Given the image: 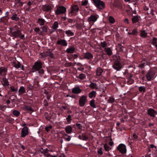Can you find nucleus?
<instances>
[{
    "mask_svg": "<svg viewBox=\"0 0 157 157\" xmlns=\"http://www.w3.org/2000/svg\"><path fill=\"white\" fill-rule=\"evenodd\" d=\"M82 9L81 6L78 3L74 2L71 5L69 10L68 14L70 17L75 16L79 14Z\"/></svg>",
    "mask_w": 157,
    "mask_h": 157,
    "instance_id": "f257e3e1",
    "label": "nucleus"
},
{
    "mask_svg": "<svg viewBox=\"0 0 157 157\" xmlns=\"http://www.w3.org/2000/svg\"><path fill=\"white\" fill-rule=\"evenodd\" d=\"M43 62L41 61L37 60L32 66L29 72L33 73L38 71L39 73L43 75L44 73V70L42 69Z\"/></svg>",
    "mask_w": 157,
    "mask_h": 157,
    "instance_id": "f03ea898",
    "label": "nucleus"
},
{
    "mask_svg": "<svg viewBox=\"0 0 157 157\" xmlns=\"http://www.w3.org/2000/svg\"><path fill=\"white\" fill-rule=\"evenodd\" d=\"M113 68L117 71H120L123 67L121 64L120 57L117 55H113Z\"/></svg>",
    "mask_w": 157,
    "mask_h": 157,
    "instance_id": "7ed1b4c3",
    "label": "nucleus"
},
{
    "mask_svg": "<svg viewBox=\"0 0 157 157\" xmlns=\"http://www.w3.org/2000/svg\"><path fill=\"white\" fill-rule=\"evenodd\" d=\"M54 11L55 15H56L66 14V8L63 6H57Z\"/></svg>",
    "mask_w": 157,
    "mask_h": 157,
    "instance_id": "20e7f679",
    "label": "nucleus"
},
{
    "mask_svg": "<svg viewBox=\"0 0 157 157\" xmlns=\"http://www.w3.org/2000/svg\"><path fill=\"white\" fill-rule=\"evenodd\" d=\"M156 70L155 68H150L148 71L146 75L147 80L151 81L155 77Z\"/></svg>",
    "mask_w": 157,
    "mask_h": 157,
    "instance_id": "39448f33",
    "label": "nucleus"
},
{
    "mask_svg": "<svg viewBox=\"0 0 157 157\" xmlns=\"http://www.w3.org/2000/svg\"><path fill=\"white\" fill-rule=\"evenodd\" d=\"M21 32V31L19 30L14 31H11L10 32L11 36L15 38L20 37L21 39L24 40L25 35L22 34Z\"/></svg>",
    "mask_w": 157,
    "mask_h": 157,
    "instance_id": "423d86ee",
    "label": "nucleus"
},
{
    "mask_svg": "<svg viewBox=\"0 0 157 157\" xmlns=\"http://www.w3.org/2000/svg\"><path fill=\"white\" fill-rule=\"evenodd\" d=\"M7 91L8 95L14 94L17 92V86L16 85H10L8 88Z\"/></svg>",
    "mask_w": 157,
    "mask_h": 157,
    "instance_id": "0eeeda50",
    "label": "nucleus"
},
{
    "mask_svg": "<svg viewBox=\"0 0 157 157\" xmlns=\"http://www.w3.org/2000/svg\"><path fill=\"white\" fill-rule=\"evenodd\" d=\"M87 101V96L85 95H83L79 98L78 100L79 105L80 107H83Z\"/></svg>",
    "mask_w": 157,
    "mask_h": 157,
    "instance_id": "6e6552de",
    "label": "nucleus"
},
{
    "mask_svg": "<svg viewBox=\"0 0 157 157\" xmlns=\"http://www.w3.org/2000/svg\"><path fill=\"white\" fill-rule=\"evenodd\" d=\"M98 16L97 15L92 14L88 18L87 21L90 25L89 28H91L92 25L97 21L98 18Z\"/></svg>",
    "mask_w": 157,
    "mask_h": 157,
    "instance_id": "1a4fd4ad",
    "label": "nucleus"
},
{
    "mask_svg": "<svg viewBox=\"0 0 157 157\" xmlns=\"http://www.w3.org/2000/svg\"><path fill=\"white\" fill-rule=\"evenodd\" d=\"M117 150L122 154H125L126 153L127 150L125 145L123 144H119L117 147Z\"/></svg>",
    "mask_w": 157,
    "mask_h": 157,
    "instance_id": "9d476101",
    "label": "nucleus"
},
{
    "mask_svg": "<svg viewBox=\"0 0 157 157\" xmlns=\"http://www.w3.org/2000/svg\"><path fill=\"white\" fill-rule=\"evenodd\" d=\"M1 82L5 89L6 90H7L8 88H9L10 85L8 79L5 77H3L2 78H1Z\"/></svg>",
    "mask_w": 157,
    "mask_h": 157,
    "instance_id": "9b49d317",
    "label": "nucleus"
},
{
    "mask_svg": "<svg viewBox=\"0 0 157 157\" xmlns=\"http://www.w3.org/2000/svg\"><path fill=\"white\" fill-rule=\"evenodd\" d=\"M56 44L61 47H66L68 44L67 41L64 39L59 38L56 42Z\"/></svg>",
    "mask_w": 157,
    "mask_h": 157,
    "instance_id": "f8f14e48",
    "label": "nucleus"
},
{
    "mask_svg": "<svg viewBox=\"0 0 157 157\" xmlns=\"http://www.w3.org/2000/svg\"><path fill=\"white\" fill-rule=\"evenodd\" d=\"M150 62L147 59H144L138 65V67L141 69L144 68V67L146 65L150 66Z\"/></svg>",
    "mask_w": 157,
    "mask_h": 157,
    "instance_id": "ddd939ff",
    "label": "nucleus"
},
{
    "mask_svg": "<svg viewBox=\"0 0 157 157\" xmlns=\"http://www.w3.org/2000/svg\"><path fill=\"white\" fill-rule=\"evenodd\" d=\"M29 133L28 128L26 126H25L22 129L21 136V137L24 138L27 136Z\"/></svg>",
    "mask_w": 157,
    "mask_h": 157,
    "instance_id": "4468645a",
    "label": "nucleus"
},
{
    "mask_svg": "<svg viewBox=\"0 0 157 157\" xmlns=\"http://www.w3.org/2000/svg\"><path fill=\"white\" fill-rule=\"evenodd\" d=\"M147 114L151 117H155L157 112L152 108L147 109Z\"/></svg>",
    "mask_w": 157,
    "mask_h": 157,
    "instance_id": "2eb2a0df",
    "label": "nucleus"
},
{
    "mask_svg": "<svg viewBox=\"0 0 157 157\" xmlns=\"http://www.w3.org/2000/svg\"><path fill=\"white\" fill-rule=\"evenodd\" d=\"M7 69L5 67H0V75L5 77L7 75Z\"/></svg>",
    "mask_w": 157,
    "mask_h": 157,
    "instance_id": "dca6fc26",
    "label": "nucleus"
},
{
    "mask_svg": "<svg viewBox=\"0 0 157 157\" xmlns=\"http://www.w3.org/2000/svg\"><path fill=\"white\" fill-rule=\"evenodd\" d=\"M93 55L89 52H87L84 53L83 57L86 59L90 60L93 58Z\"/></svg>",
    "mask_w": 157,
    "mask_h": 157,
    "instance_id": "f3484780",
    "label": "nucleus"
},
{
    "mask_svg": "<svg viewBox=\"0 0 157 157\" xmlns=\"http://www.w3.org/2000/svg\"><path fill=\"white\" fill-rule=\"evenodd\" d=\"M82 91V90L78 86H75L72 89V93L75 94H78Z\"/></svg>",
    "mask_w": 157,
    "mask_h": 157,
    "instance_id": "a211bd4d",
    "label": "nucleus"
},
{
    "mask_svg": "<svg viewBox=\"0 0 157 157\" xmlns=\"http://www.w3.org/2000/svg\"><path fill=\"white\" fill-rule=\"evenodd\" d=\"M24 109L26 112L30 114H32V113L34 111L33 108L31 106L29 105H25V106Z\"/></svg>",
    "mask_w": 157,
    "mask_h": 157,
    "instance_id": "6ab92c4d",
    "label": "nucleus"
},
{
    "mask_svg": "<svg viewBox=\"0 0 157 157\" xmlns=\"http://www.w3.org/2000/svg\"><path fill=\"white\" fill-rule=\"evenodd\" d=\"M95 6L100 10H103L105 7V3L102 1H100Z\"/></svg>",
    "mask_w": 157,
    "mask_h": 157,
    "instance_id": "aec40b11",
    "label": "nucleus"
},
{
    "mask_svg": "<svg viewBox=\"0 0 157 157\" xmlns=\"http://www.w3.org/2000/svg\"><path fill=\"white\" fill-rule=\"evenodd\" d=\"M89 104L90 106L93 108H96L99 106L98 103L95 102V100L94 99H92L90 101Z\"/></svg>",
    "mask_w": 157,
    "mask_h": 157,
    "instance_id": "412c9836",
    "label": "nucleus"
},
{
    "mask_svg": "<svg viewBox=\"0 0 157 157\" xmlns=\"http://www.w3.org/2000/svg\"><path fill=\"white\" fill-rule=\"evenodd\" d=\"M52 7L49 5H44L43 6V10L45 12H49V13L51 12Z\"/></svg>",
    "mask_w": 157,
    "mask_h": 157,
    "instance_id": "4be33fe9",
    "label": "nucleus"
},
{
    "mask_svg": "<svg viewBox=\"0 0 157 157\" xmlns=\"http://www.w3.org/2000/svg\"><path fill=\"white\" fill-rule=\"evenodd\" d=\"M75 48L74 46H70L67 48L65 50V52L67 53H73L75 52Z\"/></svg>",
    "mask_w": 157,
    "mask_h": 157,
    "instance_id": "5701e85b",
    "label": "nucleus"
},
{
    "mask_svg": "<svg viewBox=\"0 0 157 157\" xmlns=\"http://www.w3.org/2000/svg\"><path fill=\"white\" fill-rule=\"evenodd\" d=\"M18 95L20 96L23 94H27V92L26 91V90L25 87L23 86H21L19 89L18 91Z\"/></svg>",
    "mask_w": 157,
    "mask_h": 157,
    "instance_id": "b1692460",
    "label": "nucleus"
},
{
    "mask_svg": "<svg viewBox=\"0 0 157 157\" xmlns=\"http://www.w3.org/2000/svg\"><path fill=\"white\" fill-rule=\"evenodd\" d=\"M104 51L109 56H111L113 54L112 51L109 47L105 48Z\"/></svg>",
    "mask_w": 157,
    "mask_h": 157,
    "instance_id": "393cba45",
    "label": "nucleus"
},
{
    "mask_svg": "<svg viewBox=\"0 0 157 157\" xmlns=\"http://www.w3.org/2000/svg\"><path fill=\"white\" fill-rule=\"evenodd\" d=\"M97 92L94 91L92 90L88 94V97L90 99L96 97L97 95Z\"/></svg>",
    "mask_w": 157,
    "mask_h": 157,
    "instance_id": "a878e982",
    "label": "nucleus"
},
{
    "mask_svg": "<svg viewBox=\"0 0 157 157\" xmlns=\"http://www.w3.org/2000/svg\"><path fill=\"white\" fill-rule=\"evenodd\" d=\"M10 18L13 21H18L20 20L18 13H16L10 17Z\"/></svg>",
    "mask_w": 157,
    "mask_h": 157,
    "instance_id": "bb28decb",
    "label": "nucleus"
},
{
    "mask_svg": "<svg viewBox=\"0 0 157 157\" xmlns=\"http://www.w3.org/2000/svg\"><path fill=\"white\" fill-rule=\"evenodd\" d=\"M46 21L44 19L42 18H39L37 19L36 23L39 25L40 26L44 25Z\"/></svg>",
    "mask_w": 157,
    "mask_h": 157,
    "instance_id": "cd10ccee",
    "label": "nucleus"
},
{
    "mask_svg": "<svg viewBox=\"0 0 157 157\" xmlns=\"http://www.w3.org/2000/svg\"><path fill=\"white\" fill-rule=\"evenodd\" d=\"M133 24H135L139 20V16L138 15L133 16L131 18Z\"/></svg>",
    "mask_w": 157,
    "mask_h": 157,
    "instance_id": "c85d7f7f",
    "label": "nucleus"
},
{
    "mask_svg": "<svg viewBox=\"0 0 157 157\" xmlns=\"http://www.w3.org/2000/svg\"><path fill=\"white\" fill-rule=\"evenodd\" d=\"M65 130L67 133L70 134L72 132V128L70 125L67 126L65 128Z\"/></svg>",
    "mask_w": 157,
    "mask_h": 157,
    "instance_id": "c756f323",
    "label": "nucleus"
},
{
    "mask_svg": "<svg viewBox=\"0 0 157 157\" xmlns=\"http://www.w3.org/2000/svg\"><path fill=\"white\" fill-rule=\"evenodd\" d=\"M138 90L142 94H143L146 92V89L144 86H140L138 87Z\"/></svg>",
    "mask_w": 157,
    "mask_h": 157,
    "instance_id": "7c9ffc66",
    "label": "nucleus"
},
{
    "mask_svg": "<svg viewBox=\"0 0 157 157\" xmlns=\"http://www.w3.org/2000/svg\"><path fill=\"white\" fill-rule=\"evenodd\" d=\"M89 86L92 89L98 90V89L97 84L95 83L90 82V84L89 85Z\"/></svg>",
    "mask_w": 157,
    "mask_h": 157,
    "instance_id": "2f4dec72",
    "label": "nucleus"
},
{
    "mask_svg": "<svg viewBox=\"0 0 157 157\" xmlns=\"http://www.w3.org/2000/svg\"><path fill=\"white\" fill-rule=\"evenodd\" d=\"M39 82L37 80V79H34L33 80V86H34V87L35 88H38L39 86Z\"/></svg>",
    "mask_w": 157,
    "mask_h": 157,
    "instance_id": "473e14b6",
    "label": "nucleus"
},
{
    "mask_svg": "<svg viewBox=\"0 0 157 157\" xmlns=\"http://www.w3.org/2000/svg\"><path fill=\"white\" fill-rule=\"evenodd\" d=\"M140 36L143 38H146L147 37V33H146L145 30H141Z\"/></svg>",
    "mask_w": 157,
    "mask_h": 157,
    "instance_id": "72a5a7b5",
    "label": "nucleus"
},
{
    "mask_svg": "<svg viewBox=\"0 0 157 157\" xmlns=\"http://www.w3.org/2000/svg\"><path fill=\"white\" fill-rule=\"evenodd\" d=\"M103 72V70L100 67H98L96 70V75L98 76H100Z\"/></svg>",
    "mask_w": 157,
    "mask_h": 157,
    "instance_id": "f704fd0d",
    "label": "nucleus"
},
{
    "mask_svg": "<svg viewBox=\"0 0 157 157\" xmlns=\"http://www.w3.org/2000/svg\"><path fill=\"white\" fill-rule=\"evenodd\" d=\"M115 6L120 10L123 9V7L122 4L120 2L116 3L115 5Z\"/></svg>",
    "mask_w": 157,
    "mask_h": 157,
    "instance_id": "c9c22d12",
    "label": "nucleus"
},
{
    "mask_svg": "<svg viewBox=\"0 0 157 157\" xmlns=\"http://www.w3.org/2000/svg\"><path fill=\"white\" fill-rule=\"evenodd\" d=\"M138 32L136 29H133L131 32H128V34L129 35H132L137 36L138 34Z\"/></svg>",
    "mask_w": 157,
    "mask_h": 157,
    "instance_id": "e433bc0d",
    "label": "nucleus"
},
{
    "mask_svg": "<svg viewBox=\"0 0 157 157\" xmlns=\"http://www.w3.org/2000/svg\"><path fill=\"white\" fill-rule=\"evenodd\" d=\"M157 38L156 37H153V40L151 42V44L155 46L157 49Z\"/></svg>",
    "mask_w": 157,
    "mask_h": 157,
    "instance_id": "4c0bfd02",
    "label": "nucleus"
},
{
    "mask_svg": "<svg viewBox=\"0 0 157 157\" xmlns=\"http://www.w3.org/2000/svg\"><path fill=\"white\" fill-rule=\"evenodd\" d=\"M99 61V60L98 59H95L93 60L91 59L89 62V63L92 65H94Z\"/></svg>",
    "mask_w": 157,
    "mask_h": 157,
    "instance_id": "58836bf2",
    "label": "nucleus"
},
{
    "mask_svg": "<svg viewBox=\"0 0 157 157\" xmlns=\"http://www.w3.org/2000/svg\"><path fill=\"white\" fill-rule=\"evenodd\" d=\"M65 33L67 34V36H73L74 35V33L72 32L70 30H68L65 32Z\"/></svg>",
    "mask_w": 157,
    "mask_h": 157,
    "instance_id": "ea45409f",
    "label": "nucleus"
},
{
    "mask_svg": "<svg viewBox=\"0 0 157 157\" xmlns=\"http://www.w3.org/2000/svg\"><path fill=\"white\" fill-rule=\"evenodd\" d=\"M59 27L58 23L57 21H56L54 22L52 26L53 29L55 30Z\"/></svg>",
    "mask_w": 157,
    "mask_h": 157,
    "instance_id": "a19ab883",
    "label": "nucleus"
},
{
    "mask_svg": "<svg viewBox=\"0 0 157 157\" xmlns=\"http://www.w3.org/2000/svg\"><path fill=\"white\" fill-rule=\"evenodd\" d=\"M66 119L67 122V124H71V121L72 120L71 116L70 115H68L67 117L66 118Z\"/></svg>",
    "mask_w": 157,
    "mask_h": 157,
    "instance_id": "79ce46f5",
    "label": "nucleus"
},
{
    "mask_svg": "<svg viewBox=\"0 0 157 157\" xmlns=\"http://www.w3.org/2000/svg\"><path fill=\"white\" fill-rule=\"evenodd\" d=\"M63 138L65 140L68 141H70L71 139V136L65 133L63 135Z\"/></svg>",
    "mask_w": 157,
    "mask_h": 157,
    "instance_id": "37998d69",
    "label": "nucleus"
},
{
    "mask_svg": "<svg viewBox=\"0 0 157 157\" xmlns=\"http://www.w3.org/2000/svg\"><path fill=\"white\" fill-rule=\"evenodd\" d=\"M76 77L77 78H79L81 80H83L84 78H86V76L83 73H81L79 74L78 76L77 75Z\"/></svg>",
    "mask_w": 157,
    "mask_h": 157,
    "instance_id": "c03bdc74",
    "label": "nucleus"
},
{
    "mask_svg": "<svg viewBox=\"0 0 157 157\" xmlns=\"http://www.w3.org/2000/svg\"><path fill=\"white\" fill-rule=\"evenodd\" d=\"M12 113L16 117H18L20 114V113L19 111L16 110H14L13 111Z\"/></svg>",
    "mask_w": 157,
    "mask_h": 157,
    "instance_id": "a18cd8bd",
    "label": "nucleus"
},
{
    "mask_svg": "<svg viewBox=\"0 0 157 157\" xmlns=\"http://www.w3.org/2000/svg\"><path fill=\"white\" fill-rule=\"evenodd\" d=\"M107 46V44L105 41H104L103 42H101L100 44V46L102 48H106V46Z\"/></svg>",
    "mask_w": 157,
    "mask_h": 157,
    "instance_id": "49530a36",
    "label": "nucleus"
},
{
    "mask_svg": "<svg viewBox=\"0 0 157 157\" xmlns=\"http://www.w3.org/2000/svg\"><path fill=\"white\" fill-rule=\"evenodd\" d=\"M125 75H126V77L127 80L132 78L133 77L132 74L131 73H128L126 74H125Z\"/></svg>",
    "mask_w": 157,
    "mask_h": 157,
    "instance_id": "de8ad7c7",
    "label": "nucleus"
},
{
    "mask_svg": "<svg viewBox=\"0 0 157 157\" xmlns=\"http://www.w3.org/2000/svg\"><path fill=\"white\" fill-rule=\"evenodd\" d=\"M47 55L49 56L52 59H54L55 58L54 54L50 51L47 52Z\"/></svg>",
    "mask_w": 157,
    "mask_h": 157,
    "instance_id": "09e8293b",
    "label": "nucleus"
},
{
    "mask_svg": "<svg viewBox=\"0 0 157 157\" xmlns=\"http://www.w3.org/2000/svg\"><path fill=\"white\" fill-rule=\"evenodd\" d=\"M109 22L111 24H113L115 22V20L113 17L112 16H110L109 17Z\"/></svg>",
    "mask_w": 157,
    "mask_h": 157,
    "instance_id": "8fccbe9b",
    "label": "nucleus"
},
{
    "mask_svg": "<svg viewBox=\"0 0 157 157\" xmlns=\"http://www.w3.org/2000/svg\"><path fill=\"white\" fill-rule=\"evenodd\" d=\"M104 147L105 150L106 151H109L110 149H111V148L108 146L107 144H104Z\"/></svg>",
    "mask_w": 157,
    "mask_h": 157,
    "instance_id": "3c124183",
    "label": "nucleus"
},
{
    "mask_svg": "<svg viewBox=\"0 0 157 157\" xmlns=\"http://www.w3.org/2000/svg\"><path fill=\"white\" fill-rule=\"evenodd\" d=\"M21 64L19 62L17 63L15 62L14 63V67L16 68H19L21 67Z\"/></svg>",
    "mask_w": 157,
    "mask_h": 157,
    "instance_id": "603ef678",
    "label": "nucleus"
},
{
    "mask_svg": "<svg viewBox=\"0 0 157 157\" xmlns=\"http://www.w3.org/2000/svg\"><path fill=\"white\" fill-rule=\"evenodd\" d=\"M83 22L82 23H78L77 24V28L78 29H81L83 26Z\"/></svg>",
    "mask_w": 157,
    "mask_h": 157,
    "instance_id": "864d4df0",
    "label": "nucleus"
},
{
    "mask_svg": "<svg viewBox=\"0 0 157 157\" xmlns=\"http://www.w3.org/2000/svg\"><path fill=\"white\" fill-rule=\"evenodd\" d=\"M10 12L11 13L9 15V16L10 17L17 13V12L15 10L13 9H10Z\"/></svg>",
    "mask_w": 157,
    "mask_h": 157,
    "instance_id": "5fc2aeb1",
    "label": "nucleus"
},
{
    "mask_svg": "<svg viewBox=\"0 0 157 157\" xmlns=\"http://www.w3.org/2000/svg\"><path fill=\"white\" fill-rule=\"evenodd\" d=\"M13 97H14L16 98V99L17 98V96L16 95H15L14 94H12L9 98V99L11 100L13 102H14L15 101V99L14 98L13 99H12V98H13Z\"/></svg>",
    "mask_w": 157,
    "mask_h": 157,
    "instance_id": "6e6d98bb",
    "label": "nucleus"
},
{
    "mask_svg": "<svg viewBox=\"0 0 157 157\" xmlns=\"http://www.w3.org/2000/svg\"><path fill=\"white\" fill-rule=\"evenodd\" d=\"M48 152H46L44 151L43 154H44L46 157H51L52 155H51Z\"/></svg>",
    "mask_w": 157,
    "mask_h": 157,
    "instance_id": "4d7b16f0",
    "label": "nucleus"
},
{
    "mask_svg": "<svg viewBox=\"0 0 157 157\" xmlns=\"http://www.w3.org/2000/svg\"><path fill=\"white\" fill-rule=\"evenodd\" d=\"M107 101L109 103H113L114 102L115 99L114 98L109 97Z\"/></svg>",
    "mask_w": 157,
    "mask_h": 157,
    "instance_id": "13d9d810",
    "label": "nucleus"
},
{
    "mask_svg": "<svg viewBox=\"0 0 157 157\" xmlns=\"http://www.w3.org/2000/svg\"><path fill=\"white\" fill-rule=\"evenodd\" d=\"M45 117L46 119L48 121H50L51 118L50 115L48 114V113L45 114Z\"/></svg>",
    "mask_w": 157,
    "mask_h": 157,
    "instance_id": "bf43d9fd",
    "label": "nucleus"
},
{
    "mask_svg": "<svg viewBox=\"0 0 157 157\" xmlns=\"http://www.w3.org/2000/svg\"><path fill=\"white\" fill-rule=\"evenodd\" d=\"M48 101L47 100L45 99L44 100L43 104L44 105L45 107H47L48 106Z\"/></svg>",
    "mask_w": 157,
    "mask_h": 157,
    "instance_id": "052dcab7",
    "label": "nucleus"
},
{
    "mask_svg": "<svg viewBox=\"0 0 157 157\" xmlns=\"http://www.w3.org/2000/svg\"><path fill=\"white\" fill-rule=\"evenodd\" d=\"M82 140H87L88 139V137L85 135L84 133H82Z\"/></svg>",
    "mask_w": 157,
    "mask_h": 157,
    "instance_id": "680f3d73",
    "label": "nucleus"
},
{
    "mask_svg": "<svg viewBox=\"0 0 157 157\" xmlns=\"http://www.w3.org/2000/svg\"><path fill=\"white\" fill-rule=\"evenodd\" d=\"M123 48V46L120 44H119L117 47V48L120 52L123 51V49L122 48Z\"/></svg>",
    "mask_w": 157,
    "mask_h": 157,
    "instance_id": "e2e57ef3",
    "label": "nucleus"
},
{
    "mask_svg": "<svg viewBox=\"0 0 157 157\" xmlns=\"http://www.w3.org/2000/svg\"><path fill=\"white\" fill-rule=\"evenodd\" d=\"M42 29V31L44 33H47V27L46 26H43L42 27L40 28Z\"/></svg>",
    "mask_w": 157,
    "mask_h": 157,
    "instance_id": "0e129e2a",
    "label": "nucleus"
},
{
    "mask_svg": "<svg viewBox=\"0 0 157 157\" xmlns=\"http://www.w3.org/2000/svg\"><path fill=\"white\" fill-rule=\"evenodd\" d=\"M134 82V80L132 78L127 80V82L128 84H132Z\"/></svg>",
    "mask_w": 157,
    "mask_h": 157,
    "instance_id": "69168bd1",
    "label": "nucleus"
},
{
    "mask_svg": "<svg viewBox=\"0 0 157 157\" xmlns=\"http://www.w3.org/2000/svg\"><path fill=\"white\" fill-rule=\"evenodd\" d=\"M138 136L135 133H134L132 136V139L136 141L138 138Z\"/></svg>",
    "mask_w": 157,
    "mask_h": 157,
    "instance_id": "338daca9",
    "label": "nucleus"
},
{
    "mask_svg": "<svg viewBox=\"0 0 157 157\" xmlns=\"http://www.w3.org/2000/svg\"><path fill=\"white\" fill-rule=\"evenodd\" d=\"M88 1L87 0H84L82 1L81 3L82 6H86L88 4Z\"/></svg>",
    "mask_w": 157,
    "mask_h": 157,
    "instance_id": "774afa93",
    "label": "nucleus"
}]
</instances>
